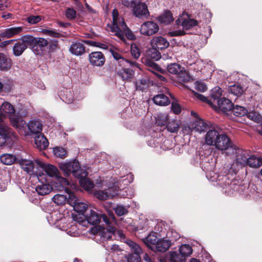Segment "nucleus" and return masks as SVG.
Segmentation results:
<instances>
[{"label":"nucleus","instance_id":"nucleus-44","mask_svg":"<svg viewBox=\"0 0 262 262\" xmlns=\"http://www.w3.org/2000/svg\"><path fill=\"white\" fill-rule=\"evenodd\" d=\"M229 93L237 97L242 95L244 92L243 88L238 84H233L228 88Z\"/></svg>","mask_w":262,"mask_h":262},{"label":"nucleus","instance_id":"nucleus-32","mask_svg":"<svg viewBox=\"0 0 262 262\" xmlns=\"http://www.w3.org/2000/svg\"><path fill=\"white\" fill-rule=\"evenodd\" d=\"M152 100L154 102L158 105L166 106L170 104V100L169 98L163 94H158L155 96Z\"/></svg>","mask_w":262,"mask_h":262},{"label":"nucleus","instance_id":"nucleus-57","mask_svg":"<svg viewBox=\"0 0 262 262\" xmlns=\"http://www.w3.org/2000/svg\"><path fill=\"white\" fill-rule=\"evenodd\" d=\"M66 17L70 19H74L76 17V11L73 8H68L65 11Z\"/></svg>","mask_w":262,"mask_h":262},{"label":"nucleus","instance_id":"nucleus-53","mask_svg":"<svg viewBox=\"0 0 262 262\" xmlns=\"http://www.w3.org/2000/svg\"><path fill=\"white\" fill-rule=\"evenodd\" d=\"M130 53L134 59H138L141 55V51L135 43H132L130 46Z\"/></svg>","mask_w":262,"mask_h":262},{"label":"nucleus","instance_id":"nucleus-29","mask_svg":"<svg viewBox=\"0 0 262 262\" xmlns=\"http://www.w3.org/2000/svg\"><path fill=\"white\" fill-rule=\"evenodd\" d=\"M12 66V60L3 53H0V71H8Z\"/></svg>","mask_w":262,"mask_h":262},{"label":"nucleus","instance_id":"nucleus-26","mask_svg":"<svg viewBox=\"0 0 262 262\" xmlns=\"http://www.w3.org/2000/svg\"><path fill=\"white\" fill-rule=\"evenodd\" d=\"M143 62L146 66L147 70L154 74L157 72L163 73L164 71L157 63L150 59L146 58Z\"/></svg>","mask_w":262,"mask_h":262},{"label":"nucleus","instance_id":"nucleus-51","mask_svg":"<svg viewBox=\"0 0 262 262\" xmlns=\"http://www.w3.org/2000/svg\"><path fill=\"white\" fill-rule=\"evenodd\" d=\"M66 192L68 194V198L67 199V201L68 202L69 204L71 205L72 206L78 201H79L77 196L75 195V194L70 190H68L66 191Z\"/></svg>","mask_w":262,"mask_h":262},{"label":"nucleus","instance_id":"nucleus-55","mask_svg":"<svg viewBox=\"0 0 262 262\" xmlns=\"http://www.w3.org/2000/svg\"><path fill=\"white\" fill-rule=\"evenodd\" d=\"M127 262H140L141 260L140 254L136 253H129L125 256Z\"/></svg>","mask_w":262,"mask_h":262},{"label":"nucleus","instance_id":"nucleus-61","mask_svg":"<svg viewBox=\"0 0 262 262\" xmlns=\"http://www.w3.org/2000/svg\"><path fill=\"white\" fill-rule=\"evenodd\" d=\"M171 110L175 114H179L181 112V107L177 102H172L171 104Z\"/></svg>","mask_w":262,"mask_h":262},{"label":"nucleus","instance_id":"nucleus-8","mask_svg":"<svg viewBox=\"0 0 262 262\" xmlns=\"http://www.w3.org/2000/svg\"><path fill=\"white\" fill-rule=\"evenodd\" d=\"M168 72L175 75L178 80L183 82H186L190 80V76L187 73L184 67L177 63H172L167 65Z\"/></svg>","mask_w":262,"mask_h":262},{"label":"nucleus","instance_id":"nucleus-60","mask_svg":"<svg viewBox=\"0 0 262 262\" xmlns=\"http://www.w3.org/2000/svg\"><path fill=\"white\" fill-rule=\"evenodd\" d=\"M41 20L39 15H32L27 18V21L30 24H36Z\"/></svg>","mask_w":262,"mask_h":262},{"label":"nucleus","instance_id":"nucleus-25","mask_svg":"<svg viewBox=\"0 0 262 262\" xmlns=\"http://www.w3.org/2000/svg\"><path fill=\"white\" fill-rule=\"evenodd\" d=\"M23 31V27H16L6 29L0 33V36L3 38H9L19 34Z\"/></svg>","mask_w":262,"mask_h":262},{"label":"nucleus","instance_id":"nucleus-14","mask_svg":"<svg viewBox=\"0 0 262 262\" xmlns=\"http://www.w3.org/2000/svg\"><path fill=\"white\" fill-rule=\"evenodd\" d=\"M178 25H180L183 28L186 30H189L193 27L198 25V21L189 17L187 14L183 13V15L180 16L177 20Z\"/></svg>","mask_w":262,"mask_h":262},{"label":"nucleus","instance_id":"nucleus-4","mask_svg":"<svg viewBox=\"0 0 262 262\" xmlns=\"http://www.w3.org/2000/svg\"><path fill=\"white\" fill-rule=\"evenodd\" d=\"M103 217V222L107 226V228L99 230L95 235L96 241L100 243L111 239L115 232V225L117 224V220L113 213L108 216H104Z\"/></svg>","mask_w":262,"mask_h":262},{"label":"nucleus","instance_id":"nucleus-64","mask_svg":"<svg viewBox=\"0 0 262 262\" xmlns=\"http://www.w3.org/2000/svg\"><path fill=\"white\" fill-rule=\"evenodd\" d=\"M194 95L197 99L201 100L203 102H206L207 103H210L211 102L210 101L208 100L207 97H205L202 94L194 92Z\"/></svg>","mask_w":262,"mask_h":262},{"label":"nucleus","instance_id":"nucleus-13","mask_svg":"<svg viewBox=\"0 0 262 262\" xmlns=\"http://www.w3.org/2000/svg\"><path fill=\"white\" fill-rule=\"evenodd\" d=\"M89 61L93 67H102L104 65L105 58L101 52L96 51L91 52L89 54Z\"/></svg>","mask_w":262,"mask_h":262},{"label":"nucleus","instance_id":"nucleus-2","mask_svg":"<svg viewBox=\"0 0 262 262\" xmlns=\"http://www.w3.org/2000/svg\"><path fill=\"white\" fill-rule=\"evenodd\" d=\"M59 168L68 177L70 174L79 180L81 187L86 191H91L94 187V183L87 178L88 172L80 167L79 163L76 160L69 161L59 164Z\"/></svg>","mask_w":262,"mask_h":262},{"label":"nucleus","instance_id":"nucleus-50","mask_svg":"<svg viewBox=\"0 0 262 262\" xmlns=\"http://www.w3.org/2000/svg\"><path fill=\"white\" fill-rule=\"evenodd\" d=\"M67 197L63 194H57L52 198L53 201L58 205H63L67 201Z\"/></svg>","mask_w":262,"mask_h":262},{"label":"nucleus","instance_id":"nucleus-1","mask_svg":"<svg viewBox=\"0 0 262 262\" xmlns=\"http://www.w3.org/2000/svg\"><path fill=\"white\" fill-rule=\"evenodd\" d=\"M249 151L237 147L235 145L233 154L229 156H234L233 163L231 164L229 172L225 175L218 177V184L223 189V192L227 195H231L237 191L240 194L244 192V185L239 184L238 181L233 177L239 169L245 167L246 161L249 156Z\"/></svg>","mask_w":262,"mask_h":262},{"label":"nucleus","instance_id":"nucleus-36","mask_svg":"<svg viewBox=\"0 0 262 262\" xmlns=\"http://www.w3.org/2000/svg\"><path fill=\"white\" fill-rule=\"evenodd\" d=\"M158 20L162 24H169L173 20L172 13L169 11H166L158 17Z\"/></svg>","mask_w":262,"mask_h":262},{"label":"nucleus","instance_id":"nucleus-52","mask_svg":"<svg viewBox=\"0 0 262 262\" xmlns=\"http://www.w3.org/2000/svg\"><path fill=\"white\" fill-rule=\"evenodd\" d=\"M114 209L115 213L119 216L124 215L128 212L127 208L122 205H117Z\"/></svg>","mask_w":262,"mask_h":262},{"label":"nucleus","instance_id":"nucleus-15","mask_svg":"<svg viewBox=\"0 0 262 262\" xmlns=\"http://www.w3.org/2000/svg\"><path fill=\"white\" fill-rule=\"evenodd\" d=\"M4 116L0 114V144H5L10 137L11 129L4 122Z\"/></svg>","mask_w":262,"mask_h":262},{"label":"nucleus","instance_id":"nucleus-56","mask_svg":"<svg viewBox=\"0 0 262 262\" xmlns=\"http://www.w3.org/2000/svg\"><path fill=\"white\" fill-rule=\"evenodd\" d=\"M53 152L56 157L64 158L66 157L67 151L62 147H55L53 148Z\"/></svg>","mask_w":262,"mask_h":262},{"label":"nucleus","instance_id":"nucleus-41","mask_svg":"<svg viewBox=\"0 0 262 262\" xmlns=\"http://www.w3.org/2000/svg\"><path fill=\"white\" fill-rule=\"evenodd\" d=\"M45 171L46 174H44L46 178L47 176L50 177H57L58 169L57 168L51 164H48L45 166Z\"/></svg>","mask_w":262,"mask_h":262},{"label":"nucleus","instance_id":"nucleus-43","mask_svg":"<svg viewBox=\"0 0 262 262\" xmlns=\"http://www.w3.org/2000/svg\"><path fill=\"white\" fill-rule=\"evenodd\" d=\"M179 252L185 259L192 253V249L188 244H183L179 248Z\"/></svg>","mask_w":262,"mask_h":262},{"label":"nucleus","instance_id":"nucleus-48","mask_svg":"<svg viewBox=\"0 0 262 262\" xmlns=\"http://www.w3.org/2000/svg\"><path fill=\"white\" fill-rule=\"evenodd\" d=\"M111 53L114 58L118 61L120 67L125 66V62H127V59L124 58L121 54L115 51H112Z\"/></svg>","mask_w":262,"mask_h":262},{"label":"nucleus","instance_id":"nucleus-47","mask_svg":"<svg viewBox=\"0 0 262 262\" xmlns=\"http://www.w3.org/2000/svg\"><path fill=\"white\" fill-rule=\"evenodd\" d=\"M170 262H185V258L180 253L170 252Z\"/></svg>","mask_w":262,"mask_h":262},{"label":"nucleus","instance_id":"nucleus-33","mask_svg":"<svg viewBox=\"0 0 262 262\" xmlns=\"http://www.w3.org/2000/svg\"><path fill=\"white\" fill-rule=\"evenodd\" d=\"M180 126L179 121L174 119H169L168 118L165 125V128L170 133H177L179 130Z\"/></svg>","mask_w":262,"mask_h":262},{"label":"nucleus","instance_id":"nucleus-10","mask_svg":"<svg viewBox=\"0 0 262 262\" xmlns=\"http://www.w3.org/2000/svg\"><path fill=\"white\" fill-rule=\"evenodd\" d=\"M39 183L35 190L39 195H45L50 193L53 190V186L50 184L49 179L42 173L38 177Z\"/></svg>","mask_w":262,"mask_h":262},{"label":"nucleus","instance_id":"nucleus-24","mask_svg":"<svg viewBox=\"0 0 262 262\" xmlns=\"http://www.w3.org/2000/svg\"><path fill=\"white\" fill-rule=\"evenodd\" d=\"M171 244V243L170 240L164 238L159 239L155 248H152V250L155 252H164L169 249Z\"/></svg>","mask_w":262,"mask_h":262},{"label":"nucleus","instance_id":"nucleus-21","mask_svg":"<svg viewBox=\"0 0 262 262\" xmlns=\"http://www.w3.org/2000/svg\"><path fill=\"white\" fill-rule=\"evenodd\" d=\"M58 96L60 99L67 103H72L74 99L72 91L70 89L62 88L58 92Z\"/></svg>","mask_w":262,"mask_h":262},{"label":"nucleus","instance_id":"nucleus-9","mask_svg":"<svg viewBox=\"0 0 262 262\" xmlns=\"http://www.w3.org/2000/svg\"><path fill=\"white\" fill-rule=\"evenodd\" d=\"M29 39V35L27 34L14 41L15 43L12 48V53L15 56H21L27 49L28 46L30 47V43L28 41Z\"/></svg>","mask_w":262,"mask_h":262},{"label":"nucleus","instance_id":"nucleus-17","mask_svg":"<svg viewBox=\"0 0 262 262\" xmlns=\"http://www.w3.org/2000/svg\"><path fill=\"white\" fill-rule=\"evenodd\" d=\"M134 14L139 18H146L149 15L147 6L145 3L138 4L132 7Z\"/></svg>","mask_w":262,"mask_h":262},{"label":"nucleus","instance_id":"nucleus-63","mask_svg":"<svg viewBox=\"0 0 262 262\" xmlns=\"http://www.w3.org/2000/svg\"><path fill=\"white\" fill-rule=\"evenodd\" d=\"M148 81L145 79H140L139 82L136 84L137 88L140 90H143L145 88L144 86L147 84Z\"/></svg>","mask_w":262,"mask_h":262},{"label":"nucleus","instance_id":"nucleus-40","mask_svg":"<svg viewBox=\"0 0 262 262\" xmlns=\"http://www.w3.org/2000/svg\"><path fill=\"white\" fill-rule=\"evenodd\" d=\"M48 44L47 46L46 52L48 53L55 52L57 50L59 49L58 40L56 39H49Z\"/></svg>","mask_w":262,"mask_h":262},{"label":"nucleus","instance_id":"nucleus-54","mask_svg":"<svg viewBox=\"0 0 262 262\" xmlns=\"http://www.w3.org/2000/svg\"><path fill=\"white\" fill-rule=\"evenodd\" d=\"M94 186H95V185L94 186V187L91 191H88L90 192V193L94 192L95 196L97 199H98L99 200H104L107 199L109 197L107 192H106L104 191H95L94 192V190H93L94 188Z\"/></svg>","mask_w":262,"mask_h":262},{"label":"nucleus","instance_id":"nucleus-59","mask_svg":"<svg viewBox=\"0 0 262 262\" xmlns=\"http://www.w3.org/2000/svg\"><path fill=\"white\" fill-rule=\"evenodd\" d=\"M43 32L53 37L60 38L63 36L62 34L53 30L45 29Z\"/></svg>","mask_w":262,"mask_h":262},{"label":"nucleus","instance_id":"nucleus-5","mask_svg":"<svg viewBox=\"0 0 262 262\" xmlns=\"http://www.w3.org/2000/svg\"><path fill=\"white\" fill-rule=\"evenodd\" d=\"M1 111L9 116L11 125L15 128L21 129L26 127V122L15 115V108L10 103L4 102L1 105Z\"/></svg>","mask_w":262,"mask_h":262},{"label":"nucleus","instance_id":"nucleus-35","mask_svg":"<svg viewBox=\"0 0 262 262\" xmlns=\"http://www.w3.org/2000/svg\"><path fill=\"white\" fill-rule=\"evenodd\" d=\"M246 163L245 167L249 166L250 167L257 168L259 167L261 165V162L259 160L254 156H251L249 153Z\"/></svg>","mask_w":262,"mask_h":262},{"label":"nucleus","instance_id":"nucleus-42","mask_svg":"<svg viewBox=\"0 0 262 262\" xmlns=\"http://www.w3.org/2000/svg\"><path fill=\"white\" fill-rule=\"evenodd\" d=\"M0 160L3 164L10 165L13 164L16 161V158L11 154H7L1 156Z\"/></svg>","mask_w":262,"mask_h":262},{"label":"nucleus","instance_id":"nucleus-23","mask_svg":"<svg viewBox=\"0 0 262 262\" xmlns=\"http://www.w3.org/2000/svg\"><path fill=\"white\" fill-rule=\"evenodd\" d=\"M151 44L152 47L160 50L167 48L169 45L167 39L162 36H157L153 38L151 40Z\"/></svg>","mask_w":262,"mask_h":262},{"label":"nucleus","instance_id":"nucleus-38","mask_svg":"<svg viewBox=\"0 0 262 262\" xmlns=\"http://www.w3.org/2000/svg\"><path fill=\"white\" fill-rule=\"evenodd\" d=\"M70 185V183L66 178H59L58 180V182L55 183V187L59 191L63 190L66 191L69 189L67 187Z\"/></svg>","mask_w":262,"mask_h":262},{"label":"nucleus","instance_id":"nucleus-28","mask_svg":"<svg viewBox=\"0 0 262 262\" xmlns=\"http://www.w3.org/2000/svg\"><path fill=\"white\" fill-rule=\"evenodd\" d=\"M29 130L35 135L40 134L42 131V124L38 121L30 120L27 124Z\"/></svg>","mask_w":262,"mask_h":262},{"label":"nucleus","instance_id":"nucleus-49","mask_svg":"<svg viewBox=\"0 0 262 262\" xmlns=\"http://www.w3.org/2000/svg\"><path fill=\"white\" fill-rule=\"evenodd\" d=\"M222 90L219 86H215L211 90L210 92V97L213 100V101L220 99L222 95Z\"/></svg>","mask_w":262,"mask_h":262},{"label":"nucleus","instance_id":"nucleus-30","mask_svg":"<svg viewBox=\"0 0 262 262\" xmlns=\"http://www.w3.org/2000/svg\"><path fill=\"white\" fill-rule=\"evenodd\" d=\"M157 233L152 232L150 233L147 237L143 239V243L149 247L151 250L152 248H154L159 241Z\"/></svg>","mask_w":262,"mask_h":262},{"label":"nucleus","instance_id":"nucleus-19","mask_svg":"<svg viewBox=\"0 0 262 262\" xmlns=\"http://www.w3.org/2000/svg\"><path fill=\"white\" fill-rule=\"evenodd\" d=\"M73 208L74 210L78 213H79V215H81L82 216H80L79 219L76 217H74V220L77 221L79 223H82L84 219V213L86 211L88 208L87 205L82 202H79L78 201L74 205Z\"/></svg>","mask_w":262,"mask_h":262},{"label":"nucleus","instance_id":"nucleus-34","mask_svg":"<svg viewBox=\"0 0 262 262\" xmlns=\"http://www.w3.org/2000/svg\"><path fill=\"white\" fill-rule=\"evenodd\" d=\"M18 161L21 168L26 171L29 172L33 170L34 163L31 160L20 159Z\"/></svg>","mask_w":262,"mask_h":262},{"label":"nucleus","instance_id":"nucleus-46","mask_svg":"<svg viewBox=\"0 0 262 262\" xmlns=\"http://www.w3.org/2000/svg\"><path fill=\"white\" fill-rule=\"evenodd\" d=\"M147 58L155 59L156 60H158L161 57L160 53L158 51L157 48L154 47L148 50L147 52Z\"/></svg>","mask_w":262,"mask_h":262},{"label":"nucleus","instance_id":"nucleus-31","mask_svg":"<svg viewBox=\"0 0 262 262\" xmlns=\"http://www.w3.org/2000/svg\"><path fill=\"white\" fill-rule=\"evenodd\" d=\"M134 70L128 68H123L117 72V74L123 80L130 81L134 77Z\"/></svg>","mask_w":262,"mask_h":262},{"label":"nucleus","instance_id":"nucleus-62","mask_svg":"<svg viewBox=\"0 0 262 262\" xmlns=\"http://www.w3.org/2000/svg\"><path fill=\"white\" fill-rule=\"evenodd\" d=\"M141 0H130V2L124 1L122 3L126 7H133L138 4H142V3H141Z\"/></svg>","mask_w":262,"mask_h":262},{"label":"nucleus","instance_id":"nucleus-20","mask_svg":"<svg viewBox=\"0 0 262 262\" xmlns=\"http://www.w3.org/2000/svg\"><path fill=\"white\" fill-rule=\"evenodd\" d=\"M217 106L224 113L228 114L233 107V104L231 101L225 97L221 98L217 101Z\"/></svg>","mask_w":262,"mask_h":262},{"label":"nucleus","instance_id":"nucleus-39","mask_svg":"<svg viewBox=\"0 0 262 262\" xmlns=\"http://www.w3.org/2000/svg\"><path fill=\"white\" fill-rule=\"evenodd\" d=\"M125 243L129 247L130 250L132 251V253H136L139 254L142 253V250L137 243L128 239L125 241Z\"/></svg>","mask_w":262,"mask_h":262},{"label":"nucleus","instance_id":"nucleus-22","mask_svg":"<svg viewBox=\"0 0 262 262\" xmlns=\"http://www.w3.org/2000/svg\"><path fill=\"white\" fill-rule=\"evenodd\" d=\"M220 135L216 130L214 129H209L205 136V141L206 144L208 145L214 146Z\"/></svg>","mask_w":262,"mask_h":262},{"label":"nucleus","instance_id":"nucleus-58","mask_svg":"<svg viewBox=\"0 0 262 262\" xmlns=\"http://www.w3.org/2000/svg\"><path fill=\"white\" fill-rule=\"evenodd\" d=\"M195 88L198 91L204 92L207 90V86L204 82L196 81L194 83Z\"/></svg>","mask_w":262,"mask_h":262},{"label":"nucleus","instance_id":"nucleus-45","mask_svg":"<svg viewBox=\"0 0 262 262\" xmlns=\"http://www.w3.org/2000/svg\"><path fill=\"white\" fill-rule=\"evenodd\" d=\"M168 116L164 114L160 113L156 118V124L158 126L163 127L166 125L168 119Z\"/></svg>","mask_w":262,"mask_h":262},{"label":"nucleus","instance_id":"nucleus-37","mask_svg":"<svg viewBox=\"0 0 262 262\" xmlns=\"http://www.w3.org/2000/svg\"><path fill=\"white\" fill-rule=\"evenodd\" d=\"M230 112H232L236 117H241L247 114L248 110L245 107L236 105L233 106Z\"/></svg>","mask_w":262,"mask_h":262},{"label":"nucleus","instance_id":"nucleus-18","mask_svg":"<svg viewBox=\"0 0 262 262\" xmlns=\"http://www.w3.org/2000/svg\"><path fill=\"white\" fill-rule=\"evenodd\" d=\"M69 51L72 55L77 56H81L85 52V47L83 42L76 41L71 44Z\"/></svg>","mask_w":262,"mask_h":262},{"label":"nucleus","instance_id":"nucleus-7","mask_svg":"<svg viewBox=\"0 0 262 262\" xmlns=\"http://www.w3.org/2000/svg\"><path fill=\"white\" fill-rule=\"evenodd\" d=\"M30 39L28 41L30 43V47L33 53L37 55H42L46 52L48 40L42 37H35L29 35Z\"/></svg>","mask_w":262,"mask_h":262},{"label":"nucleus","instance_id":"nucleus-11","mask_svg":"<svg viewBox=\"0 0 262 262\" xmlns=\"http://www.w3.org/2000/svg\"><path fill=\"white\" fill-rule=\"evenodd\" d=\"M191 114L194 117L195 120L189 123V128L191 132L195 131L198 133L205 132L207 127L206 123L203 120L200 118L196 113L192 111Z\"/></svg>","mask_w":262,"mask_h":262},{"label":"nucleus","instance_id":"nucleus-27","mask_svg":"<svg viewBox=\"0 0 262 262\" xmlns=\"http://www.w3.org/2000/svg\"><path fill=\"white\" fill-rule=\"evenodd\" d=\"M35 144L40 150L46 149L49 145V142L46 137L40 134L36 135L34 137Z\"/></svg>","mask_w":262,"mask_h":262},{"label":"nucleus","instance_id":"nucleus-6","mask_svg":"<svg viewBox=\"0 0 262 262\" xmlns=\"http://www.w3.org/2000/svg\"><path fill=\"white\" fill-rule=\"evenodd\" d=\"M214 146L226 156L232 154L235 148V145L226 134H220Z\"/></svg>","mask_w":262,"mask_h":262},{"label":"nucleus","instance_id":"nucleus-3","mask_svg":"<svg viewBox=\"0 0 262 262\" xmlns=\"http://www.w3.org/2000/svg\"><path fill=\"white\" fill-rule=\"evenodd\" d=\"M112 15V23L110 25H107L110 31L124 42L126 40L124 35L130 40H135L136 38L135 34L125 24L124 19L119 16L117 9H115L113 10Z\"/></svg>","mask_w":262,"mask_h":262},{"label":"nucleus","instance_id":"nucleus-16","mask_svg":"<svg viewBox=\"0 0 262 262\" xmlns=\"http://www.w3.org/2000/svg\"><path fill=\"white\" fill-rule=\"evenodd\" d=\"M104 216H107L105 214L99 213L97 211L91 209L90 212L86 214L84 216V219H86L88 223L91 225H97L100 223L101 221L103 222Z\"/></svg>","mask_w":262,"mask_h":262},{"label":"nucleus","instance_id":"nucleus-12","mask_svg":"<svg viewBox=\"0 0 262 262\" xmlns=\"http://www.w3.org/2000/svg\"><path fill=\"white\" fill-rule=\"evenodd\" d=\"M159 30V26L152 21H147L141 26L140 33L146 36H151L156 33Z\"/></svg>","mask_w":262,"mask_h":262}]
</instances>
